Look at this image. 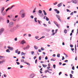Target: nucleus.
<instances>
[{
  "label": "nucleus",
  "mask_w": 78,
  "mask_h": 78,
  "mask_svg": "<svg viewBox=\"0 0 78 78\" xmlns=\"http://www.w3.org/2000/svg\"><path fill=\"white\" fill-rule=\"evenodd\" d=\"M50 67H47V69H48H48H50Z\"/></svg>",
  "instance_id": "obj_64"
},
{
  "label": "nucleus",
  "mask_w": 78,
  "mask_h": 78,
  "mask_svg": "<svg viewBox=\"0 0 78 78\" xmlns=\"http://www.w3.org/2000/svg\"><path fill=\"white\" fill-rule=\"evenodd\" d=\"M21 56H23V55H25V54L24 53H23V52H21Z\"/></svg>",
  "instance_id": "obj_20"
},
{
  "label": "nucleus",
  "mask_w": 78,
  "mask_h": 78,
  "mask_svg": "<svg viewBox=\"0 0 78 78\" xmlns=\"http://www.w3.org/2000/svg\"><path fill=\"white\" fill-rule=\"evenodd\" d=\"M65 55H66V58H67V57L68 58V55H67L66 54H65Z\"/></svg>",
  "instance_id": "obj_60"
},
{
  "label": "nucleus",
  "mask_w": 78,
  "mask_h": 78,
  "mask_svg": "<svg viewBox=\"0 0 78 78\" xmlns=\"http://www.w3.org/2000/svg\"><path fill=\"white\" fill-rule=\"evenodd\" d=\"M45 59L46 60L48 59V58L47 57V56H46L45 57Z\"/></svg>",
  "instance_id": "obj_49"
},
{
  "label": "nucleus",
  "mask_w": 78,
  "mask_h": 78,
  "mask_svg": "<svg viewBox=\"0 0 78 78\" xmlns=\"http://www.w3.org/2000/svg\"><path fill=\"white\" fill-rule=\"evenodd\" d=\"M55 11L56 12V13H57V14H59V11L58 10H55Z\"/></svg>",
  "instance_id": "obj_13"
},
{
  "label": "nucleus",
  "mask_w": 78,
  "mask_h": 78,
  "mask_svg": "<svg viewBox=\"0 0 78 78\" xmlns=\"http://www.w3.org/2000/svg\"><path fill=\"white\" fill-rule=\"evenodd\" d=\"M74 31V30H72V31L71 32H72V33H73Z\"/></svg>",
  "instance_id": "obj_53"
},
{
  "label": "nucleus",
  "mask_w": 78,
  "mask_h": 78,
  "mask_svg": "<svg viewBox=\"0 0 78 78\" xmlns=\"http://www.w3.org/2000/svg\"><path fill=\"white\" fill-rule=\"evenodd\" d=\"M70 47H71V48H72V47H73V45L71 44L70 45Z\"/></svg>",
  "instance_id": "obj_50"
},
{
  "label": "nucleus",
  "mask_w": 78,
  "mask_h": 78,
  "mask_svg": "<svg viewBox=\"0 0 78 78\" xmlns=\"http://www.w3.org/2000/svg\"><path fill=\"white\" fill-rule=\"evenodd\" d=\"M1 12H2V15L3 16H5L6 14V12L4 11V10H2Z\"/></svg>",
  "instance_id": "obj_4"
},
{
  "label": "nucleus",
  "mask_w": 78,
  "mask_h": 78,
  "mask_svg": "<svg viewBox=\"0 0 78 78\" xmlns=\"http://www.w3.org/2000/svg\"><path fill=\"white\" fill-rule=\"evenodd\" d=\"M73 12H72L70 14L71 16H72V15H73Z\"/></svg>",
  "instance_id": "obj_43"
},
{
  "label": "nucleus",
  "mask_w": 78,
  "mask_h": 78,
  "mask_svg": "<svg viewBox=\"0 0 78 78\" xmlns=\"http://www.w3.org/2000/svg\"><path fill=\"white\" fill-rule=\"evenodd\" d=\"M43 67L44 68L46 67H47V65L42 64Z\"/></svg>",
  "instance_id": "obj_9"
},
{
  "label": "nucleus",
  "mask_w": 78,
  "mask_h": 78,
  "mask_svg": "<svg viewBox=\"0 0 78 78\" xmlns=\"http://www.w3.org/2000/svg\"><path fill=\"white\" fill-rule=\"evenodd\" d=\"M57 31H58V29H56L55 30V33H57Z\"/></svg>",
  "instance_id": "obj_44"
},
{
  "label": "nucleus",
  "mask_w": 78,
  "mask_h": 78,
  "mask_svg": "<svg viewBox=\"0 0 78 78\" xmlns=\"http://www.w3.org/2000/svg\"><path fill=\"white\" fill-rule=\"evenodd\" d=\"M59 65H61L62 64V63L61 62H59Z\"/></svg>",
  "instance_id": "obj_59"
},
{
  "label": "nucleus",
  "mask_w": 78,
  "mask_h": 78,
  "mask_svg": "<svg viewBox=\"0 0 78 78\" xmlns=\"http://www.w3.org/2000/svg\"><path fill=\"white\" fill-rule=\"evenodd\" d=\"M62 60H64V57L62 56Z\"/></svg>",
  "instance_id": "obj_42"
},
{
  "label": "nucleus",
  "mask_w": 78,
  "mask_h": 78,
  "mask_svg": "<svg viewBox=\"0 0 78 78\" xmlns=\"http://www.w3.org/2000/svg\"><path fill=\"white\" fill-rule=\"evenodd\" d=\"M34 76V74H31L29 78H33V77Z\"/></svg>",
  "instance_id": "obj_2"
},
{
  "label": "nucleus",
  "mask_w": 78,
  "mask_h": 78,
  "mask_svg": "<svg viewBox=\"0 0 78 78\" xmlns=\"http://www.w3.org/2000/svg\"><path fill=\"white\" fill-rule=\"evenodd\" d=\"M58 3V2H56L55 3H54L53 4L54 5H56V4H57Z\"/></svg>",
  "instance_id": "obj_33"
},
{
  "label": "nucleus",
  "mask_w": 78,
  "mask_h": 78,
  "mask_svg": "<svg viewBox=\"0 0 78 78\" xmlns=\"http://www.w3.org/2000/svg\"><path fill=\"white\" fill-rule=\"evenodd\" d=\"M16 63L18 65L20 64V63L19 62H16Z\"/></svg>",
  "instance_id": "obj_37"
},
{
  "label": "nucleus",
  "mask_w": 78,
  "mask_h": 78,
  "mask_svg": "<svg viewBox=\"0 0 78 78\" xmlns=\"http://www.w3.org/2000/svg\"><path fill=\"white\" fill-rule=\"evenodd\" d=\"M41 50H44V48L43 47L41 48Z\"/></svg>",
  "instance_id": "obj_36"
},
{
  "label": "nucleus",
  "mask_w": 78,
  "mask_h": 78,
  "mask_svg": "<svg viewBox=\"0 0 78 78\" xmlns=\"http://www.w3.org/2000/svg\"><path fill=\"white\" fill-rule=\"evenodd\" d=\"M47 72H49V71L48 70H46L45 72H44V73H47Z\"/></svg>",
  "instance_id": "obj_22"
},
{
  "label": "nucleus",
  "mask_w": 78,
  "mask_h": 78,
  "mask_svg": "<svg viewBox=\"0 0 78 78\" xmlns=\"http://www.w3.org/2000/svg\"><path fill=\"white\" fill-rule=\"evenodd\" d=\"M26 49H27V47L24 48V50H26Z\"/></svg>",
  "instance_id": "obj_58"
},
{
  "label": "nucleus",
  "mask_w": 78,
  "mask_h": 78,
  "mask_svg": "<svg viewBox=\"0 0 78 78\" xmlns=\"http://www.w3.org/2000/svg\"><path fill=\"white\" fill-rule=\"evenodd\" d=\"M54 31H55V30H52V33H54Z\"/></svg>",
  "instance_id": "obj_62"
},
{
  "label": "nucleus",
  "mask_w": 78,
  "mask_h": 78,
  "mask_svg": "<svg viewBox=\"0 0 78 78\" xmlns=\"http://www.w3.org/2000/svg\"><path fill=\"white\" fill-rule=\"evenodd\" d=\"M44 37H45V36H42V37H41L40 39H42V38H44Z\"/></svg>",
  "instance_id": "obj_34"
},
{
  "label": "nucleus",
  "mask_w": 78,
  "mask_h": 78,
  "mask_svg": "<svg viewBox=\"0 0 78 78\" xmlns=\"http://www.w3.org/2000/svg\"><path fill=\"white\" fill-rule=\"evenodd\" d=\"M4 9H5V8L4 7H2V10H4Z\"/></svg>",
  "instance_id": "obj_54"
},
{
  "label": "nucleus",
  "mask_w": 78,
  "mask_h": 78,
  "mask_svg": "<svg viewBox=\"0 0 78 78\" xmlns=\"http://www.w3.org/2000/svg\"><path fill=\"white\" fill-rule=\"evenodd\" d=\"M70 78H72V76H73L72 74H70Z\"/></svg>",
  "instance_id": "obj_31"
},
{
  "label": "nucleus",
  "mask_w": 78,
  "mask_h": 78,
  "mask_svg": "<svg viewBox=\"0 0 78 78\" xmlns=\"http://www.w3.org/2000/svg\"><path fill=\"white\" fill-rule=\"evenodd\" d=\"M38 22L40 24H41V22H40V21L39 20H38Z\"/></svg>",
  "instance_id": "obj_41"
},
{
  "label": "nucleus",
  "mask_w": 78,
  "mask_h": 78,
  "mask_svg": "<svg viewBox=\"0 0 78 78\" xmlns=\"http://www.w3.org/2000/svg\"><path fill=\"white\" fill-rule=\"evenodd\" d=\"M14 6V5H12L10 7H9L6 10H9V9H12V8Z\"/></svg>",
  "instance_id": "obj_5"
},
{
  "label": "nucleus",
  "mask_w": 78,
  "mask_h": 78,
  "mask_svg": "<svg viewBox=\"0 0 78 78\" xmlns=\"http://www.w3.org/2000/svg\"><path fill=\"white\" fill-rule=\"evenodd\" d=\"M18 55H19V54H20V51H19L18 52Z\"/></svg>",
  "instance_id": "obj_47"
},
{
  "label": "nucleus",
  "mask_w": 78,
  "mask_h": 78,
  "mask_svg": "<svg viewBox=\"0 0 78 78\" xmlns=\"http://www.w3.org/2000/svg\"><path fill=\"white\" fill-rule=\"evenodd\" d=\"M73 72H73V71H71V73H72V74H73Z\"/></svg>",
  "instance_id": "obj_57"
},
{
  "label": "nucleus",
  "mask_w": 78,
  "mask_h": 78,
  "mask_svg": "<svg viewBox=\"0 0 78 78\" xmlns=\"http://www.w3.org/2000/svg\"><path fill=\"white\" fill-rule=\"evenodd\" d=\"M38 51L39 52H41V49H38Z\"/></svg>",
  "instance_id": "obj_46"
},
{
  "label": "nucleus",
  "mask_w": 78,
  "mask_h": 78,
  "mask_svg": "<svg viewBox=\"0 0 78 78\" xmlns=\"http://www.w3.org/2000/svg\"><path fill=\"white\" fill-rule=\"evenodd\" d=\"M6 52H8L9 53L10 52V51H9V49H7L6 50Z\"/></svg>",
  "instance_id": "obj_17"
},
{
  "label": "nucleus",
  "mask_w": 78,
  "mask_h": 78,
  "mask_svg": "<svg viewBox=\"0 0 78 78\" xmlns=\"http://www.w3.org/2000/svg\"><path fill=\"white\" fill-rule=\"evenodd\" d=\"M25 64H27L28 66H30V64L29 63H27V62H25Z\"/></svg>",
  "instance_id": "obj_25"
},
{
  "label": "nucleus",
  "mask_w": 78,
  "mask_h": 78,
  "mask_svg": "<svg viewBox=\"0 0 78 78\" xmlns=\"http://www.w3.org/2000/svg\"><path fill=\"white\" fill-rule=\"evenodd\" d=\"M3 58V56H0V59H1Z\"/></svg>",
  "instance_id": "obj_61"
},
{
  "label": "nucleus",
  "mask_w": 78,
  "mask_h": 78,
  "mask_svg": "<svg viewBox=\"0 0 78 78\" xmlns=\"http://www.w3.org/2000/svg\"><path fill=\"white\" fill-rule=\"evenodd\" d=\"M3 31H4V29L3 28H2L0 30V31H1L2 33H3Z\"/></svg>",
  "instance_id": "obj_11"
},
{
  "label": "nucleus",
  "mask_w": 78,
  "mask_h": 78,
  "mask_svg": "<svg viewBox=\"0 0 78 78\" xmlns=\"http://www.w3.org/2000/svg\"><path fill=\"white\" fill-rule=\"evenodd\" d=\"M67 30H66V29H65L64 30V33H67Z\"/></svg>",
  "instance_id": "obj_15"
},
{
  "label": "nucleus",
  "mask_w": 78,
  "mask_h": 78,
  "mask_svg": "<svg viewBox=\"0 0 78 78\" xmlns=\"http://www.w3.org/2000/svg\"><path fill=\"white\" fill-rule=\"evenodd\" d=\"M28 36L29 37H31V35L30 34H28Z\"/></svg>",
  "instance_id": "obj_40"
},
{
  "label": "nucleus",
  "mask_w": 78,
  "mask_h": 78,
  "mask_svg": "<svg viewBox=\"0 0 78 78\" xmlns=\"http://www.w3.org/2000/svg\"><path fill=\"white\" fill-rule=\"evenodd\" d=\"M26 43V42H25V40H23V41H21V43L22 44H25V43Z\"/></svg>",
  "instance_id": "obj_8"
},
{
  "label": "nucleus",
  "mask_w": 78,
  "mask_h": 78,
  "mask_svg": "<svg viewBox=\"0 0 78 78\" xmlns=\"http://www.w3.org/2000/svg\"><path fill=\"white\" fill-rule=\"evenodd\" d=\"M48 67H50V66H51V64H50V63H49L48 65Z\"/></svg>",
  "instance_id": "obj_51"
},
{
  "label": "nucleus",
  "mask_w": 78,
  "mask_h": 78,
  "mask_svg": "<svg viewBox=\"0 0 78 78\" xmlns=\"http://www.w3.org/2000/svg\"><path fill=\"white\" fill-rule=\"evenodd\" d=\"M65 62H68V60H66L65 61Z\"/></svg>",
  "instance_id": "obj_52"
},
{
  "label": "nucleus",
  "mask_w": 78,
  "mask_h": 78,
  "mask_svg": "<svg viewBox=\"0 0 78 78\" xmlns=\"http://www.w3.org/2000/svg\"><path fill=\"white\" fill-rule=\"evenodd\" d=\"M39 60H41V56H39Z\"/></svg>",
  "instance_id": "obj_32"
},
{
  "label": "nucleus",
  "mask_w": 78,
  "mask_h": 78,
  "mask_svg": "<svg viewBox=\"0 0 78 78\" xmlns=\"http://www.w3.org/2000/svg\"><path fill=\"white\" fill-rule=\"evenodd\" d=\"M46 20L47 21H48L49 20V19L48 17H46Z\"/></svg>",
  "instance_id": "obj_26"
},
{
  "label": "nucleus",
  "mask_w": 78,
  "mask_h": 78,
  "mask_svg": "<svg viewBox=\"0 0 78 78\" xmlns=\"http://www.w3.org/2000/svg\"><path fill=\"white\" fill-rule=\"evenodd\" d=\"M54 23H55V25H56V26H57V27H58V23H57L54 22Z\"/></svg>",
  "instance_id": "obj_23"
},
{
  "label": "nucleus",
  "mask_w": 78,
  "mask_h": 78,
  "mask_svg": "<svg viewBox=\"0 0 78 78\" xmlns=\"http://www.w3.org/2000/svg\"><path fill=\"white\" fill-rule=\"evenodd\" d=\"M13 25H14V22H10L9 23V27H12L13 26Z\"/></svg>",
  "instance_id": "obj_1"
},
{
  "label": "nucleus",
  "mask_w": 78,
  "mask_h": 78,
  "mask_svg": "<svg viewBox=\"0 0 78 78\" xmlns=\"http://www.w3.org/2000/svg\"><path fill=\"white\" fill-rule=\"evenodd\" d=\"M8 48H9V49H10V50H12L13 49H14L13 48L10 47H8Z\"/></svg>",
  "instance_id": "obj_7"
},
{
  "label": "nucleus",
  "mask_w": 78,
  "mask_h": 78,
  "mask_svg": "<svg viewBox=\"0 0 78 78\" xmlns=\"http://www.w3.org/2000/svg\"><path fill=\"white\" fill-rule=\"evenodd\" d=\"M19 51V50L17 49L16 50H15V53H18V51Z\"/></svg>",
  "instance_id": "obj_24"
},
{
  "label": "nucleus",
  "mask_w": 78,
  "mask_h": 78,
  "mask_svg": "<svg viewBox=\"0 0 78 78\" xmlns=\"http://www.w3.org/2000/svg\"><path fill=\"white\" fill-rule=\"evenodd\" d=\"M26 48H27V49H28V48H30V46L29 45H27V46L26 47Z\"/></svg>",
  "instance_id": "obj_27"
},
{
  "label": "nucleus",
  "mask_w": 78,
  "mask_h": 78,
  "mask_svg": "<svg viewBox=\"0 0 78 78\" xmlns=\"http://www.w3.org/2000/svg\"><path fill=\"white\" fill-rule=\"evenodd\" d=\"M57 56L58 57H60V54H58Z\"/></svg>",
  "instance_id": "obj_29"
},
{
  "label": "nucleus",
  "mask_w": 78,
  "mask_h": 78,
  "mask_svg": "<svg viewBox=\"0 0 78 78\" xmlns=\"http://www.w3.org/2000/svg\"><path fill=\"white\" fill-rule=\"evenodd\" d=\"M5 62V61H0V64L1 63H3V62Z\"/></svg>",
  "instance_id": "obj_21"
},
{
  "label": "nucleus",
  "mask_w": 78,
  "mask_h": 78,
  "mask_svg": "<svg viewBox=\"0 0 78 78\" xmlns=\"http://www.w3.org/2000/svg\"><path fill=\"white\" fill-rule=\"evenodd\" d=\"M61 73H62V72H60L59 73V75H61Z\"/></svg>",
  "instance_id": "obj_55"
},
{
  "label": "nucleus",
  "mask_w": 78,
  "mask_h": 78,
  "mask_svg": "<svg viewBox=\"0 0 78 78\" xmlns=\"http://www.w3.org/2000/svg\"><path fill=\"white\" fill-rule=\"evenodd\" d=\"M43 12H44V15H45V16H46V15H47V13H46L45 11V10H43Z\"/></svg>",
  "instance_id": "obj_14"
},
{
  "label": "nucleus",
  "mask_w": 78,
  "mask_h": 78,
  "mask_svg": "<svg viewBox=\"0 0 78 78\" xmlns=\"http://www.w3.org/2000/svg\"><path fill=\"white\" fill-rule=\"evenodd\" d=\"M9 22V20H8L7 21V23H8Z\"/></svg>",
  "instance_id": "obj_45"
},
{
  "label": "nucleus",
  "mask_w": 78,
  "mask_h": 78,
  "mask_svg": "<svg viewBox=\"0 0 78 78\" xmlns=\"http://www.w3.org/2000/svg\"><path fill=\"white\" fill-rule=\"evenodd\" d=\"M34 21L35 22H37V18H34Z\"/></svg>",
  "instance_id": "obj_18"
},
{
  "label": "nucleus",
  "mask_w": 78,
  "mask_h": 78,
  "mask_svg": "<svg viewBox=\"0 0 78 78\" xmlns=\"http://www.w3.org/2000/svg\"><path fill=\"white\" fill-rule=\"evenodd\" d=\"M62 3L61 2V3L59 4L58 5V7H60V6H62Z\"/></svg>",
  "instance_id": "obj_6"
},
{
  "label": "nucleus",
  "mask_w": 78,
  "mask_h": 78,
  "mask_svg": "<svg viewBox=\"0 0 78 78\" xmlns=\"http://www.w3.org/2000/svg\"><path fill=\"white\" fill-rule=\"evenodd\" d=\"M39 13H40V14H42V11L41 10H39V12H38Z\"/></svg>",
  "instance_id": "obj_16"
},
{
  "label": "nucleus",
  "mask_w": 78,
  "mask_h": 78,
  "mask_svg": "<svg viewBox=\"0 0 78 78\" xmlns=\"http://www.w3.org/2000/svg\"><path fill=\"white\" fill-rule=\"evenodd\" d=\"M31 53L32 55H33V54H34V52L33 51H32L31 52Z\"/></svg>",
  "instance_id": "obj_35"
},
{
  "label": "nucleus",
  "mask_w": 78,
  "mask_h": 78,
  "mask_svg": "<svg viewBox=\"0 0 78 78\" xmlns=\"http://www.w3.org/2000/svg\"><path fill=\"white\" fill-rule=\"evenodd\" d=\"M71 49L72 51H73V50H74V48H71Z\"/></svg>",
  "instance_id": "obj_56"
},
{
  "label": "nucleus",
  "mask_w": 78,
  "mask_h": 78,
  "mask_svg": "<svg viewBox=\"0 0 78 78\" xmlns=\"http://www.w3.org/2000/svg\"><path fill=\"white\" fill-rule=\"evenodd\" d=\"M30 17L32 19H33V17H34L33 16H31Z\"/></svg>",
  "instance_id": "obj_48"
},
{
  "label": "nucleus",
  "mask_w": 78,
  "mask_h": 78,
  "mask_svg": "<svg viewBox=\"0 0 78 78\" xmlns=\"http://www.w3.org/2000/svg\"><path fill=\"white\" fill-rule=\"evenodd\" d=\"M25 13H23L21 16L22 17H25Z\"/></svg>",
  "instance_id": "obj_10"
},
{
  "label": "nucleus",
  "mask_w": 78,
  "mask_h": 78,
  "mask_svg": "<svg viewBox=\"0 0 78 78\" xmlns=\"http://www.w3.org/2000/svg\"><path fill=\"white\" fill-rule=\"evenodd\" d=\"M53 67L54 69H55L56 68V65H53Z\"/></svg>",
  "instance_id": "obj_30"
},
{
  "label": "nucleus",
  "mask_w": 78,
  "mask_h": 78,
  "mask_svg": "<svg viewBox=\"0 0 78 78\" xmlns=\"http://www.w3.org/2000/svg\"><path fill=\"white\" fill-rule=\"evenodd\" d=\"M71 2L73 3H75V4L77 3V1L76 0H72Z\"/></svg>",
  "instance_id": "obj_3"
},
{
  "label": "nucleus",
  "mask_w": 78,
  "mask_h": 78,
  "mask_svg": "<svg viewBox=\"0 0 78 78\" xmlns=\"http://www.w3.org/2000/svg\"><path fill=\"white\" fill-rule=\"evenodd\" d=\"M72 69H73V70H75V67H74V66H73L72 67Z\"/></svg>",
  "instance_id": "obj_38"
},
{
  "label": "nucleus",
  "mask_w": 78,
  "mask_h": 78,
  "mask_svg": "<svg viewBox=\"0 0 78 78\" xmlns=\"http://www.w3.org/2000/svg\"><path fill=\"white\" fill-rule=\"evenodd\" d=\"M35 39H37L39 38V36H36L35 37Z\"/></svg>",
  "instance_id": "obj_28"
},
{
  "label": "nucleus",
  "mask_w": 78,
  "mask_h": 78,
  "mask_svg": "<svg viewBox=\"0 0 78 78\" xmlns=\"http://www.w3.org/2000/svg\"><path fill=\"white\" fill-rule=\"evenodd\" d=\"M4 77H6V75H5V74H4Z\"/></svg>",
  "instance_id": "obj_63"
},
{
  "label": "nucleus",
  "mask_w": 78,
  "mask_h": 78,
  "mask_svg": "<svg viewBox=\"0 0 78 78\" xmlns=\"http://www.w3.org/2000/svg\"><path fill=\"white\" fill-rule=\"evenodd\" d=\"M15 41H17V37L15 38Z\"/></svg>",
  "instance_id": "obj_39"
},
{
  "label": "nucleus",
  "mask_w": 78,
  "mask_h": 78,
  "mask_svg": "<svg viewBox=\"0 0 78 78\" xmlns=\"http://www.w3.org/2000/svg\"><path fill=\"white\" fill-rule=\"evenodd\" d=\"M34 48H35V50H37V48H38V47H37L36 46H34Z\"/></svg>",
  "instance_id": "obj_19"
},
{
  "label": "nucleus",
  "mask_w": 78,
  "mask_h": 78,
  "mask_svg": "<svg viewBox=\"0 0 78 78\" xmlns=\"http://www.w3.org/2000/svg\"><path fill=\"white\" fill-rule=\"evenodd\" d=\"M21 62H24V63H25V62H25V60L23 59H21Z\"/></svg>",
  "instance_id": "obj_12"
}]
</instances>
